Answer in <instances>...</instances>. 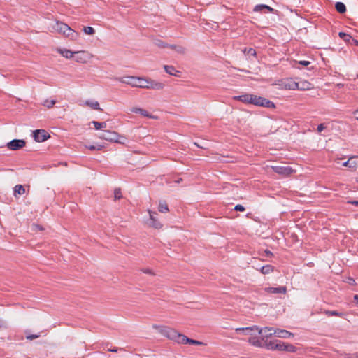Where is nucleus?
Listing matches in <instances>:
<instances>
[{
    "mask_svg": "<svg viewBox=\"0 0 358 358\" xmlns=\"http://www.w3.org/2000/svg\"><path fill=\"white\" fill-rule=\"evenodd\" d=\"M264 253L266 257H272L273 256V253L270 250H266L264 251Z\"/></svg>",
    "mask_w": 358,
    "mask_h": 358,
    "instance_id": "44",
    "label": "nucleus"
},
{
    "mask_svg": "<svg viewBox=\"0 0 358 358\" xmlns=\"http://www.w3.org/2000/svg\"><path fill=\"white\" fill-rule=\"evenodd\" d=\"M109 351L116 352L117 351V349H110Z\"/></svg>",
    "mask_w": 358,
    "mask_h": 358,
    "instance_id": "52",
    "label": "nucleus"
},
{
    "mask_svg": "<svg viewBox=\"0 0 358 358\" xmlns=\"http://www.w3.org/2000/svg\"><path fill=\"white\" fill-rule=\"evenodd\" d=\"M263 9H266V10H267L268 12H270V13H272L274 10L273 8H272L271 7H270L267 5L259 4V5L255 6V7L254 8V11L259 12V11H262Z\"/></svg>",
    "mask_w": 358,
    "mask_h": 358,
    "instance_id": "23",
    "label": "nucleus"
},
{
    "mask_svg": "<svg viewBox=\"0 0 358 358\" xmlns=\"http://www.w3.org/2000/svg\"><path fill=\"white\" fill-rule=\"evenodd\" d=\"M352 203L355 206H358V201H353V202H352Z\"/></svg>",
    "mask_w": 358,
    "mask_h": 358,
    "instance_id": "55",
    "label": "nucleus"
},
{
    "mask_svg": "<svg viewBox=\"0 0 358 358\" xmlns=\"http://www.w3.org/2000/svg\"><path fill=\"white\" fill-rule=\"evenodd\" d=\"M348 358H358V355L357 354L352 355L350 357H349Z\"/></svg>",
    "mask_w": 358,
    "mask_h": 358,
    "instance_id": "50",
    "label": "nucleus"
},
{
    "mask_svg": "<svg viewBox=\"0 0 358 358\" xmlns=\"http://www.w3.org/2000/svg\"><path fill=\"white\" fill-rule=\"evenodd\" d=\"M178 343H180V344L189 343V344H191V345H201L203 344L201 341L189 338L186 336H185V335H183L182 334H181V336H180V339H179V341H178Z\"/></svg>",
    "mask_w": 358,
    "mask_h": 358,
    "instance_id": "16",
    "label": "nucleus"
},
{
    "mask_svg": "<svg viewBox=\"0 0 358 358\" xmlns=\"http://www.w3.org/2000/svg\"><path fill=\"white\" fill-rule=\"evenodd\" d=\"M50 137V134L44 129H36L34 131V138L37 142H44Z\"/></svg>",
    "mask_w": 358,
    "mask_h": 358,
    "instance_id": "8",
    "label": "nucleus"
},
{
    "mask_svg": "<svg viewBox=\"0 0 358 358\" xmlns=\"http://www.w3.org/2000/svg\"><path fill=\"white\" fill-rule=\"evenodd\" d=\"M324 128H325V126L323 124H320L318 125L317 130L319 133H320L324 130Z\"/></svg>",
    "mask_w": 358,
    "mask_h": 358,
    "instance_id": "41",
    "label": "nucleus"
},
{
    "mask_svg": "<svg viewBox=\"0 0 358 358\" xmlns=\"http://www.w3.org/2000/svg\"><path fill=\"white\" fill-rule=\"evenodd\" d=\"M248 342L256 347H262V341L259 340L257 337H251L248 339Z\"/></svg>",
    "mask_w": 358,
    "mask_h": 358,
    "instance_id": "25",
    "label": "nucleus"
},
{
    "mask_svg": "<svg viewBox=\"0 0 358 358\" xmlns=\"http://www.w3.org/2000/svg\"><path fill=\"white\" fill-rule=\"evenodd\" d=\"M282 87L287 90H296L297 87V83L292 78H287L282 81Z\"/></svg>",
    "mask_w": 358,
    "mask_h": 358,
    "instance_id": "15",
    "label": "nucleus"
},
{
    "mask_svg": "<svg viewBox=\"0 0 358 358\" xmlns=\"http://www.w3.org/2000/svg\"><path fill=\"white\" fill-rule=\"evenodd\" d=\"M180 180H182V179H181V178H180V180H177L176 182H180Z\"/></svg>",
    "mask_w": 358,
    "mask_h": 358,
    "instance_id": "56",
    "label": "nucleus"
},
{
    "mask_svg": "<svg viewBox=\"0 0 358 358\" xmlns=\"http://www.w3.org/2000/svg\"><path fill=\"white\" fill-rule=\"evenodd\" d=\"M148 213L150 215V219L151 221L150 225L156 229H160L162 227L161 222L157 219L156 216L157 213L156 212L148 210Z\"/></svg>",
    "mask_w": 358,
    "mask_h": 358,
    "instance_id": "14",
    "label": "nucleus"
},
{
    "mask_svg": "<svg viewBox=\"0 0 358 358\" xmlns=\"http://www.w3.org/2000/svg\"><path fill=\"white\" fill-rule=\"evenodd\" d=\"M271 169L276 173L283 176H288L294 172V170L290 166H272Z\"/></svg>",
    "mask_w": 358,
    "mask_h": 358,
    "instance_id": "9",
    "label": "nucleus"
},
{
    "mask_svg": "<svg viewBox=\"0 0 358 358\" xmlns=\"http://www.w3.org/2000/svg\"><path fill=\"white\" fill-rule=\"evenodd\" d=\"M35 227L38 229L39 230H42L43 228L41 227H39L38 225H35Z\"/></svg>",
    "mask_w": 358,
    "mask_h": 358,
    "instance_id": "54",
    "label": "nucleus"
},
{
    "mask_svg": "<svg viewBox=\"0 0 358 358\" xmlns=\"http://www.w3.org/2000/svg\"><path fill=\"white\" fill-rule=\"evenodd\" d=\"M84 105L86 106H89L94 110H102L97 101L87 100L85 101Z\"/></svg>",
    "mask_w": 358,
    "mask_h": 358,
    "instance_id": "21",
    "label": "nucleus"
},
{
    "mask_svg": "<svg viewBox=\"0 0 358 358\" xmlns=\"http://www.w3.org/2000/svg\"><path fill=\"white\" fill-rule=\"evenodd\" d=\"M83 31L87 35H93L95 33V30L92 27H84Z\"/></svg>",
    "mask_w": 358,
    "mask_h": 358,
    "instance_id": "35",
    "label": "nucleus"
},
{
    "mask_svg": "<svg viewBox=\"0 0 358 358\" xmlns=\"http://www.w3.org/2000/svg\"><path fill=\"white\" fill-rule=\"evenodd\" d=\"M92 55L85 51H76L74 54L75 61L76 62L85 64L87 63L91 58Z\"/></svg>",
    "mask_w": 358,
    "mask_h": 358,
    "instance_id": "7",
    "label": "nucleus"
},
{
    "mask_svg": "<svg viewBox=\"0 0 358 358\" xmlns=\"http://www.w3.org/2000/svg\"><path fill=\"white\" fill-rule=\"evenodd\" d=\"M117 80L122 83L131 85L134 87L159 90H162L164 87L162 83L145 77L125 76L118 78Z\"/></svg>",
    "mask_w": 358,
    "mask_h": 358,
    "instance_id": "1",
    "label": "nucleus"
},
{
    "mask_svg": "<svg viewBox=\"0 0 358 358\" xmlns=\"http://www.w3.org/2000/svg\"><path fill=\"white\" fill-rule=\"evenodd\" d=\"M3 327H5V324L1 320H0V329Z\"/></svg>",
    "mask_w": 358,
    "mask_h": 358,
    "instance_id": "47",
    "label": "nucleus"
},
{
    "mask_svg": "<svg viewBox=\"0 0 358 358\" xmlns=\"http://www.w3.org/2000/svg\"><path fill=\"white\" fill-rule=\"evenodd\" d=\"M92 124H94V126L96 130L102 129V128H106L107 126V124L106 122H96V121H92Z\"/></svg>",
    "mask_w": 358,
    "mask_h": 358,
    "instance_id": "30",
    "label": "nucleus"
},
{
    "mask_svg": "<svg viewBox=\"0 0 358 358\" xmlns=\"http://www.w3.org/2000/svg\"><path fill=\"white\" fill-rule=\"evenodd\" d=\"M260 271L263 274H268L273 271V267L271 265H266L261 268Z\"/></svg>",
    "mask_w": 358,
    "mask_h": 358,
    "instance_id": "29",
    "label": "nucleus"
},
{
    "mask_svg": "<svg viewBox=\"0 0 358 358\" xmlns=\"http://www.w3.org/2000/svg\"><path fill=\"white\" fill-rule=\"evenodd\" d=\"M25 193V189L22 185H17L14 187V194L22 195Z\"/></svg>",
    "mask_w": 358,
    "mask_h": 358,
    "instance_id": "26",
    "label": "nucleus"
},
{
    "mask_svg": "<svg viewBox=\"0 0 358 358\" xmlns=\"http://www.w3.org/2000/svg\"><path fill=\"white\" fill-rule=\"evenodd\" d=\"M240 331H241V332H242L243 334H245V335H248V334H250V332H251L252 331H238V332H240Z\"/></svg>",
    "mask_w": 358,
    "mask_h": 358,
    "instance_id": "48",
    "label": "nucleus"
},
{
    "mask_svg": "<svg viewBox=\"0 0 358 358\" xmlns=\"http://www.w3.org/2000/svg\"><path fill=\"white\" fill-rule=\"evenodd\" d=\"M286 343L281 341H275L273 342H269L268 343H266V346L268 349L270 350H277L280 351H284L285 349Z\"/></svg>",
    "mask_w": 358,
    "mask_h": 358,
    "instance_id": "11",
    "label": "nucleus"
},
{
    "mask_svg": "<svg viewBox=\"0 0 358 358\" xmlns=\"http://www.w3.org/2000/svg\"><path fill=\"white\" fill-rule=\"evenodd\" d=\"M266 291L268 293H272V294H277V293L285 294L287 292V289L285 287H268L266 289Z\"/></svg>",
    "mask_w": 358,
    "mask_h": 358,
    "instance_id": "22",
    "label": "nucleus"
},
{
    "mask_svg": "<svg viewBox=\"0 0 358 358\" xmlns=\"http://www.w3.org/2000/svg\"><path fill=\"white\" fill-rule=\"evenodd\" d=\"M164 68L167 73L171 76H178L179 71L176 70V69L173 66L165 65Z\"/></svg>",
    "mask_w": 358,
    "mask_h": 358,
    "instance_id": "24",
    "label": "nucleus"
},
{
    "mask_svg": "<svg viewBox=\"0 0 358 358\" xmlns=\"http://www.w3.org/2000/svg\"><path fill=\"white\" fill-rule=\"evenodd\" d=\"M164 326L153 324L152 328L157 330L160 333V329L164 328Z\"/></svg>",
    "mask_w": 358,
    "mask_h": 358,
    "instance_id": "42",
    "label": "nucleus"
},
{
    "mask_svg": "<svg viewBox=\"0 0 358 358\" xmlns=\"http://www.w3.org/2000/svg\"><path fill=\"white\" fill-rule=\"evenodd\" d=\"M350 285H354L355 283V281L353 278H348L347 281Z\"/></svg>",
    "mask_w": 358,
    "mask_h": 358,
    "instance_id": "45",
    "label": "nucleus"
},
{
    "mask_svg": "<svg viewBox=\"0 0 358 358\" xmlns=\"http://www.w3.org/2000/svg\"><path fill=\"white\" fill-rule=\"evenodd\" d=\"M341 38L343 39L346 42H349L352 39V36L349 34H347L344 32H340L338 34Z\"/></svg>",
    "mask_w": 358,
    "mask_h": 358,
    "instance_id": "34",
    "label": "nucleus"
},
{
    "mask_svg": "<svg viewBox=\"0 0 358 358\" xmlns=\"http://www.w3.org/2000/svg\"><path fill=\"white\" fill-rule=\"evenodd\" d=\"M234 210L243 212L245 211V208L242 205L238 204L234 207Z\"/></svg>",
    "mask_w": 358,
    "mask_h": 358,
    "instance_id": "39",
    "label": "nucleus"
},
{
    "mask_svg": "<svg viewBox=\"0 0 358 358\" xmlns=\"http://www.w3.org/2000/svg\"><path fill=\"white\" fill-rule=\"evenodd\" d=\"M96 147L97 150H101L103 148V146L102 145H97Z\"/></svg>",
    "mask_w": 358,
    "mask_h": 358,
    "instance_id": "51",
    "label": "nucleus"
},
{
    "mask_svg": "<svg viewBox=\"0 0 358 358\" xmlns=\"http://www.w3.org/2000/svg\"><path fill=\"white\" fill-rule=\"evenodd\" d=\"M53 29L56 31L59 32V34H62L73 41L77 40L79 36L78 33L73 30L66 24L61 22H56L55 24L53 26Z\"/></svg>",
    "mask_w": 358,
    "mask_h": 358,
    "instance_id": "2",
    "label": "nucleus"
},
{
    "mask_svg": "<svg viewBox=\"0 0 358 358\" xmlns=\"http://www.w3.org/2000/svg\"><path fill=\"white\" fill-rule=\"evenodd\" d=\"M324 314L327 316H338L340 317H343L344 314L341 312H338L336 310H325Z\"/></svg>",
    "mask_w": 358,
    "mask_h": 358,
    "instance_id": "27",
    "label": "nucleus"
},
{
    "mask_svg": "<svg viewBox=\"0 0 358 358\" xmlns=\"http://www.w3.org/2000/svg\"><path fill=\"white\" fill-rule=\"evenodd\" d=\"M131 111L132 113H139L143 117H149L151 119L155 118V117L154 115H150L147 110H145V109L141 108L134 107L131 109Z\"/></svg>",
    "mask_w": 358,
    "mask_h": 358,
    "instance_id": "17",
    "label": "nucleus"
},
{
    "mask_svg": "<svg viewBox=\"0 0 358 358\" xmlns=\"http://www.w3.org/2000/svg\"><path fill=\"white\" fill-rule=\"evenodd\" d=\"M170 47L171 48H173V50H175L178 53H180V54H184L185 53V50L182 46L170 45Z\"/></svg>",
    "mask_w": 358,
    "mask_h": 358,
    "instance_id": "36",
    "label": "nucleus"
},
{
    "mask_svg": "<svg viewBox=\"0 0 358 358\" xmlns=\"http://www.w3.org/2000/svg\"><path fill=\"white\" fill-rule=\"evenodd\" d=\"M88 149L91 150H96V147L95 145H90V146H88L87 147Z\"/></svg>",
    "mask_w": 358,
    "mask_h": 358,
    "instance_id": "46",
    "label": "nucleus"
},
{
    "mask_svg": "<svg viewBox=\"0 0 358 358\" xmlns=\"http://www.w3.org/2000/svg\"><path fill=\"white\" fill-rule=\"evenodd\" d=\"M335 8L340 13H344L346 11V7L342 2H337L335 5Z\"/></svg>",
    "mask_w": 358,
    "mask_h": 358,
    "instance_id": "28",
    "label": "nucleus"
},
{
    "mask_svg": "<svg viewBox=\"0 0 358 358\" xmlns=\"http://www.w3.org/2000/svg\"><path fill=\"white\" fill-rule=\"evenodd\" d=\"M25 141L22 139H14L7 143V148L10 150H17L25 146Z\"/></svg>",
    "mask_w": 358,
    "mask_h": 358,
    "instance_id": "10",
    "label": "nucleus"
},
{
    "mask_svg": "<svg viewBox=\"0 0 358 358\" xmlns=\"http://www.w3.org/2000/svg\"><path fill=\"white\" fill-rule=\"evenodd\" d=\"M100 139L106 140L110 142H115L120 144H124L127 138L124 136H121L115 131H111L109 130L103 131L99 135Z\"/></svg>",
    "mask_w": 358,
    "mask_h": 358,
    "instance_id": "3",
    "label": "nucleus"
},
{
    "mask_svg": "<svg viewBox=\"0 0 358 358\" xmlns=\"http://www.w3.org/2000/svg\"><path fill=\"white\" fill-rule=\"evenodd\" d=\"M114 198L115 199H120L122 198V192L120 189H115L114 191Z\"/></svg>",
    "mask_w": 358,
    "mask_h": 358,
    "instance_id": "38",
    "label": "nucleus"
},
{
    "mask_svg": "<svg viewBox=\"0 0 358 358\" xmlns=\"http://www.w3.org/2000/svg\"><path fill=\"white\" fill-rule=\"evenodd\" d=\"M357 181H358V178H357Z\"/></svg>",
    "mask_w": 358,
    "mask_h": 358,
    "instance_id": "57",
    "label": "nucleus"
},
{
    "mask_svg": "<svg viewBox=\"0 0 358 358\" xmlns=\"http://www.w3.org/2000/svg\"><path fill=\"white\" fill-rule=\"evenodd\" d=\"M354 300L358 304V294H356V295L354 296Z\"/></svg>",
    "mask_w": 358,
    "mask_h": 358,
    "instance_id": "49",
    "label": "nucleus"
},
{
    "mask_svg": "<svg viewBox=\"0 0 358 358\" xmlns=\"http://www.w3.org/2000/svg\"><path fill=\"white\" fill-rule=\"evenodd\" d=\"M257 331L259 334H261L262 336V340L264 337L268 338L271 336H267L266 334H268L270 332H273V330H275L272 327H266L264 328H259L258 326L254 325L252 327H241V328H236V331Z\"/></svg>",
    "mask_w": 358,
    "mask_h": 358,
    "instance_id": "5",
    "label": "nucleus"
},
{
    "mask_svg": "<svg viewBox=\"0 0 358 358\" xmlns=\"http://www.w3.org/2000/svg\"><path fill=\"white\" fill-rule=\"evenodd\" d=\"M299 64L303 65V66H308L310 64V62L308 61H305V60H301V61H299Z\"/></svg>",
    "mask_w": 358,
    "mask_h": 358,
    "instance_id": "43",
    "label": "nucleus"
},
{
    "mask_svg": "<svg viewBox=\"0 0 358 358\" xmlns=\"http://www.w3.org/2000/svg\"><path fill=\"white\" fill-rule=\"evenodd\" d=\"M297 83V88L299 90H307L311 88V83L306 80H299Z\"/></svg>",
    "mask_w": 358,
    "mask_h": 358,
    "instance_id": "20",
    "label": "nucleus"
},
{
    "mask_svg": "<svg viewBox=\"0 0 358 358\" xmlns=\"http://www.w3.org/2000/svg\"><path fill=\"white\" fill-rule=\"evenodd\" d=\"M358 165V157L352 156L348 161L343 163V166L348 167L352 171H355Z\"/></svg>",
    "mask_w": 358,
    "mask_h": 358,
    "instance_id": "13",
    "label": "nucleus"
},
{
    "mask_svg": "<svg viewBox=\"0 0 358 358\" xmlns=\"http://www.w3.org/2000/svg\"><path fill=\"white\" fill-rule=\"evenodd\" d=\"M57 52L62 55L63 57L67 59H71L74 57L75 52H73L70 50L65 48H59L57 50Z\"/></svg>",
    "mask_w": 358,
    "mask_h": 358,
    "instance_id": "18",
    "label": "nucleus"
},
{
    "mask_svg": "<svg viewBox=\"0 0 358 358\" xmlns=\"http://www.w3.org/2000/svg\"><path fill=\"white\" fill-rule=\"evenodd\" d=\"M250 94H244L239 96H235L233 97L234 100L239 101L244 103L250 104Z\"/></svg>",
    "mask_w": 358,
    "mask_h": 358,
    "instance_id": "19",
    "label": "nucleus"
},
{
    "mask_svg": "<svg viewBox=\"0 0 358 358\" xmlns=\"http://www.w3.org/2000/svg\"><path fill=\"white\" fill-rule=\"evenodd\" d=\"M160 334L167 338L177 342L178 343L180 336H181V334L178 332L176 329L166 326L160 329Z\"/></svg>",
    "mask_w": 358,
    "mask_h": 358,
    "instance_id": "6",
    "label": "nucleus"
},
{
    "mask_svg": "<svg viewBox=\"0 0 358 358\" xmlns=\"http://www.w3.org/2000/svg\"><path fill=\"white\" fill-rule=\"evenodd\" d=\"M250 104H252L257 106L266 107L268 108H274L275 106L273 102L269 101L268 99L250 94Z\"/></svg>",
    "mask_w": 358,
    "mask_h": 358,
    "instance_id": "4",
    "label": "nucleus"
},
{
    "mask_svg": "<svg viewBox=\"0 0 358 358\" xmlns=\"http://www.w3.org/2000/svg\"><path fill=\"white\" fill-rule=\"evenodd\" d=\"M296 350V347L291 344H286L285 349L284 351L295 352Z\"/></svg>",
    "mask_w": 358,
    "mask_h": 358,
    "instance_id": "37",
    "label": "nucleus"
},
{
    "mask_svg": "<svg viewBox=\"0 0 358 358\" xmlns=\"http://www.w3.org/2000/svg\"><path fill=\"white\" fill-rule=\"evenodd\" d=\"M38 337H39V335H36V334H30V335L26 336V338L29 340H33V339L37 338Z\"/></svg>",
    "mask_w": 358,
    "mask_h": 358,
    "instance_id": "40",
    "label": "nucleus"
},
{
    "mask_svg": "<svg viewBox=\"0 0 358 358\" xmlns=\"http://www.w3.org/2000/svg\"><path fill=\"white\" fill-rule=\"evenodd\" d=\"M266 335L267 336L275 335L277 337L282 338H290V337L294 336V334L292 333H291L287 330L280 329H276L273 330V332H270L268 334H266Z\"/></svg>",
    "mask_w": 358,
    "mask_h": 358,
    "instance_id": "12",
    "label": "nucleus"
},
{
    "mask_svg": "<svg viewBox=\"0 0 358 358\" xmlns=\"http://www.w3.org/2000/svg\"><path fill=\"white\" fill-rule=\"evenodd\" d=\"M355 114L356 115V118L358 120V110L355 111Z\"/></svg>",
    "mask_w": 358,
    "mask_h": 358,
    "instance_id": "53",
    "label": "nucleus"
},
{
    "mask_svg": "<svg viewBox=\"0 0 358 358\" xmlns=\"http://www.w3.org/2000/svg\"><path fill=\"white\" fill-rule=\"evenodd\" d=\"M243 52L248 56L256 57V51L253 48H245L243 50Z\"/></svg>",
    "mask_w": 358,
    "mask_h": 358,
    "instance_id": "32",
    "label": "nucleus"
},
{
    "mask_svg": "<svg viewBox=\"0 0 358 358\" xmlns=\"http://www.w3.org/2000/svg\"><path fill=\"white\" fill-rule=\"evenodd\" d=\"M55 104V100H48V99H46L43 101V105L48 108H51L53 107V106Z\"/></svg>",
    "mask_w": 358,
    "mask_h": 358,
    "instance_id": "33",
    "label": "nucleus"
},
{
    "mask_svg": "<svg viewBox=\"0 0 358 358\" xmlns=\"http://www.w3.org/2000/svg\"><path fill=\"white\" fill-rule=\"evenodd\" d=\"M158 210L161 213H167L169 210L167 204L164 201L159 203Z\"/></svg>",
    "mask_w": 358,
    "mask_h": 358,
    "instance_id": "31",
    "label": "nucleus"
}]
</instances>
